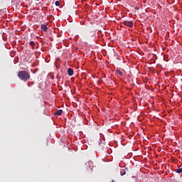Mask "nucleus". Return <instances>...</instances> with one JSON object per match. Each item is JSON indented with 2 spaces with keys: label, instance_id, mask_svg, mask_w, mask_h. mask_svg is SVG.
I'll return each mask as SVG.
<instances>
[{
  "label": "nucleus",
  "instance_id": "1",
  "mask_svg": "<svg viewBox=\"0 0 182 182\" xmlns=\"http://www.w3.org/2000/svg\"><path fill=\"white\" fill-rule=\"evenodd\" d=\"M18 77L23 82H28L31 79V74L25 70L19 71L18 73Z\"/></svg>",
  "mask_w": 182,
  "mask_h": 182
},
{
  "label": "nucleus",
  "instance_id": "2",
  "mask_svg": "<svg viewBox=\"0 0 182 182\" xmlns=\"http://www.w3.org/2000/svg\"><path fill=\"white\" fill-rule=\"evenodd\" d=\"M124 25H125V26H129V28H133V22L132 21H125L123 22Z\"/></svg>",
  "mask_w": 182,
  "mask_h": 182
},
{
  "label": "nucleus",
  "instance_id": "3",
  "mask_svg": "<svg viewBox=\"0 0 182 182\" xmlns=\"http://www.w3.org/2000/svg\"><path fill=\"white\" fill-rule=\"evenodd\" d=\"M62 113H63V111L62 109H58L57 110L55 113L54 115L55 116H60V114H62Z\"/></svg>",
  "mask_w": 182,
  "mask_h": 182
},
{
  "label": "nucleus",
  "instance_id": "4",
  "mask_svg": "<svg viewBox=\"0 0 182 182\" xmlns=\"http://www.w3.org/2000/svg\"><path fill=\"white\" fill-rule=\"evenodd\" d=\"M67 72H68V76H73V69L68 68Z\"/></svg>",
  "mask_w": 182,
  "mask_h": 182
},
{
  "label": "nucleus",
  "instance_id": "5",
  "mask_svg": "<svg viewBox=\"0 0 182 182\" xmlns=\"http://www.w3.org/2000/svg\"><path fill=\"white\" fill-rule=\"evenodd\" d=\"M127 171H129V169H127V168L121 169V170H120V174H121V176H125Z\"/></svg>",
  "mask_w": 182,
  "mask_h": 182
},
{
  "label": "nucleus",
  "instance_id": "6",
  "mask_svg": "<svg viewBox=\"0 0 182 182\" xmlns=\"http://www.w3.org/2000/svg\"><path fill=\"white\" fill-rule=\"evenodd\" d=\"M41 29H42V31H43V32H47L48 26H46V25H45V24H42Z\"/></svg>",
  "mask_w": 182,
  "mask_h": 182
},
{
  "label": "nucleus",
  "instance_id": "7",
  "mask_svg": "<svg viewBox=\"0 0 182 182\" xmlns=\"http://www.w3.org/2000/svg\"><path fill=\"white\" fill-rule=\"evenodd\" d=\"M116 73H118V75H119V76H123V73L122 71H120V70H117Z\"/></svg>",
  "mask_w": 182,
  "mask_h": 182
},
{
  "label": "nucleus",
  "instance_id": "8",
  "mask_svg": "<svg viewBox=\"0 0 182 182\" xmlns=\"http://www.w3.org/2000/svg\"><path fill=\"white\" fill-rule=\"evenodd\" d=\"M29 45H30V46H32L33 49V48H35V42L31 41L29 43Z\"/></svg>",
  "mask_w": 182,
  "mask_h": 182
},
{
  "label": "nucleus",
  "instance_id": "9",
  "mask_svg": "<svg viewBox=\"0 0 182 182\" xmlns=\"http://www.w3.org/2000/svg\"><path fill=\"white\" fill-rule=\"evenodd\" d=\"M176 173H182V168L176 169Z\"/></svg>",
  "mask_w": 182,
  "mask_h": 182
},
{
  "label": "nucleus",
  "instance_id": "10",
  "mask_svg": "<svg viewBox=\"0 0 182 182\" xmlns=\"http://www.w3.org/2000/svg\"><path fill=\"white\" fill-rule=\"evenodd\" d=\"M55 4V6H59V5H60V1H56Z\"/></svg>",
  "mask_w": 182,
  "mask_h": 182
},
{
  "label": "nucleus",
  "instance_id": "11",
  "mask_svg": "<svg viewBox=\"0 0 182 182\" xmlns=\"http://www.w3.org/2000/svg\"><path fill=\"white\" fill-rule=\"evenodd\" d=\"M20 1H22V0H20Z\"/></svg>",
  "mask_w": 182,
  "mask_h": 182
}]
</instances>
